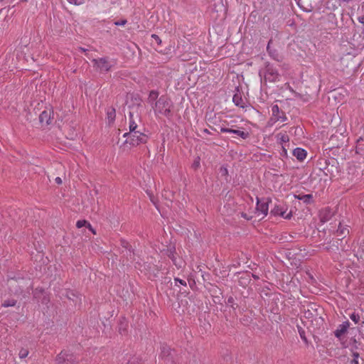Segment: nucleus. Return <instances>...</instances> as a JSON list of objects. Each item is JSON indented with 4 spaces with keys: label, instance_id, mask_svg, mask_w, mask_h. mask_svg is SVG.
Here are the masks:
<instances>
[{
    "label": "nucleus",
    "instance_id": "6",
    "mask_svg": "<svg viewBox=\"0 0 364 364\" xmlns=\"http://www.w3.org/2000/svg\"><path fill=\"white\" fill-rule=\"evenodd\" d=\"M269 200H259L257 199V213L258 215L261 213L262 215V218L266 216L268 213L269 205H268Z\"/></svg>",
    "mask_w": 364,
    "mask_h": 364
},
{
    "label": "nucleus",
    "instance_id": "29",
    "mask_svg": "<svg viewBox=\"0 0 364 364\" xmlns=\"http://www.w3.org/2000/svg\"><path fill=\"white\" fill-rule=\"evenodd\" d=\"M358 21L363 24H364V14L360 17H358Z\"/></svg>",
    "mask_w": 364,
    "mask_h": 364
},
{
    "label": "nucleus",
    "instance_id": "28",
    "mask_svg": "<svg viewBox=\"0 0 364 364\" xmlns=\"http://www.w3.org/2000/svg\"><path fill=\"white\" fill-rule=\"evenodd\" d=\"M323 212L321 213V222L324 223L328 220V218L326 217L323 216Z\"/></svg>",
    "mask_w": 364,
    "mask_h": 364
},
{
    "label": "nucleus",
    "instance_id": "7",
    "mask_svg": "<svg viewBox=\"0 0 364 364\" xmlns=\"http://www.w3.org/2000/svg\"><path fill=\"white\" fill-rule=\"evenodd\" d=\"M53 112L51 109H48L41 112L39 116V120L42 125H48L53 119Z\"/></svg>",
    "mask_w": 364,
    "mask_h": 364
},
{
    "label": "nucleus",
    "instance_id": "19",
    "mask_svg": "<svg viewBox=\"0 0 364 364\" xmlns=\"http://www.w3.org/2000/svg\"><path fill=\"white\" fill-rule=\"evenodd\" d=\"M350 319L354 321L355 323H358L360 321V316L358 314H352L350 316Z\"/></svg>",
    "mask_w": 364,
    "mask_h": 364
},
{
    "label": "nucleus",
    "instance_id": "2",
    "mask_svg": "<svg viewBox=\"0 0 364 364\" xmlns=\"http://www.w3.org/2000/svg\"><path fill=\"white\" fill-rule=\"evenodd\" d=\"M156 114H160L164 116H169L171 113V105L166 97L161 96L155 103L154 107Z\"/></svg>",
    "mask_w": 364,
    "mask_h": 364
},
{
    "label": "nucleus",
    "instance_id": "34",
    "mask_svg": "<svg viewBox=\"0 0 364 364\" xmlns=\"http://www.w3.org/2000/svg\"><path fill=\"white\" fill-rule=\"evenodd\" d=\"M311 197H312V196H311V195H310V194L305 195V196H304V198H311Z\"/></svg>",
    "mask_w": 364,
    "mask_h": 364
},
{
    "label": "nucleus",
    "instance_id": "36",
    "mask_svg": "<svg viewBox=\"0 0 364 364\" xmlns=\"http://www.w3.org/2000/svg\"><path fill=\"white\" fill-rule=\"evenodd\" d=\"M232 298H230V299H228V301H229V302H232Z\"/></svg>",
    "mask_w": 364,
    "mask_h": 364
},
{
    "label": "nucleus",
    "instance_id": "27",
    "mask_svg": "<svg viewBox=\"0 0 364 364\" xmlns=\"http://www.w3.org/2000/svg\"><path fill=\"white\" fill-rule=\"evenodd\" d=\"M107 115L109 118H114V110H112L111 112H107Z\"/></svg>",
    "mask_w": 364,
    "mask_h": 364
},
{
    "label": "nucleus",
    "instance_id": "17",
    "mask_svg": "<svg viewBox=\"0 0 364 364\" xmlns=\"http://www.w3.org/2000/svg\"><path fill=\"white\" fill-rule=\"evenodd\" d=\"M87 223H89L87 220H77V223H76V226L77 228H81L84 226H87Z\"/></svg>",
    "mask_w": 364,
    "mask_h": 364
},
{
    "label": "nucleus",
    "instance_id": "32",
    "mask_svg": "<svg viewBox=\"0 0 364 364\" xmlns=\"http://www.w3.org/2000/svg\"><path fill=\"white\" fill-rule=\"evenodd\" d=\"M172 260H173V263L175 264V265L178 267V268L181 267V263H180V264L176 263V262L174 259H173Z\"/></svg>",
    "mask_w": 364,
    "mask_h": 364
},
{
    "label": "nucleus",
    "instance_id": "16",
    "mask_svg": "<svg viewBox=\"0 0 364 364\" xmlns=\"http://www.w3.org/2000/svg\"><path fill=\"white\" fill-rule=\"evenodd\" d=\"M16 300H8L4 301L2 304V306L4 307H9V306H14L16 305Z\"/></svg>",
    "mask_w": 364,
    "mask_h": 364
},
{
    "label": "nucleus",
    "instance_id": "5",
    "mask_svg": "<svg viewBox=\"0 0 364 364\" xmlns=\"http://www.w3.org/2000/svg\"><path fill=\"white\" fill-rule=\"evenodd\" d=\"M92 62L94 63V65L102 72L108 71L112 66L107 58H105L94 59Z\"/></svg>",
    "mask_w": 364,
    "mask_h": 364
},
{
    "label": "nucleus",
    "instance_id": "1",
    "mask_svg": "<svg viewBox=\"0 0 364 364\" xmlns=\"http://www.w3.org/2000/svg\"><path fill=\"white\" fill-rule=\"evenodd\" d=\"M349 326L350 322L348 321L343 322V323L338 325L334 331V335L338 339L343 348H347L352 346V349L353 348H358V342L355 338L353 336L347 338V335L348 333V329L349 328Z\"/></svg>",
    "mask_w": 364,
    "mask_h": 364
},
{
    "label": "nucleus",
    "instance_id": "14",
    "mask_svg": "<svg viewBox=\"0 0 364 364\" xmlns=\"http://www.w3.org/2000/svg\"><path fill=\"white\" fill-rule=\"evenodd\" d=\"M349 348L352 351L353 357V360H351V364H358L359 353L358 352L354 351V350L356 348H353L352 350V346Z\"/></svg>",
    "mask_w": 364,
    "mask_h": 364
},
{
    "label": "nucleus",
    "instance_id": "18",
    "mask_svg": "<svg viewBox=\"0 0 364 364\" xmlns=\"http://www.w3.org/2000/svg\"><path fill=\"white\" fill-rule=\"evenodd\" d=\"M159 93L156 91L152 90L149 93V99L154 101L158 97Z\"/></svg>",
    "mask_w": 364,
    "mask_h": 364
},
{
    "label": "nucleus",
    "instance_id": "23",
    "mask_svg": "<svg viewBox=\"0 0 364 364\" xmlns=\"http://www.w3.org/2000/svg\"><path fill=\"white\" fill-rule=\"evenodd\" d=\"M175 282H178L180 283L181 284L183 285V286H186V282L183 280V279H178V278H175Z\"/></svg>",
    "mask_w": 364,
    "mask_h": 364
},
{
    "label": "nucleus",
    "instance_id": "37",
    "mask_svg": "<svg viewBox=\"0 0 364 364\" xmlns=\"http://www.w3.org/2000/svg\"><path fill=\"white\" fill-rule=\"evenodd\" d=\"M363 323H364V322H363Z\"/></svg>",
    "mask_w": 364,
    "mask_h": 364
},
{
    "label": "nucleus",
    "instance_id": "20",
    "mask_svg": "<svg viewBox=\"0 0 364 364\" xmlns=\"http://www.w3.org/2000/svg\"><path fill=\"white\" fill-rule=\"evenodd\" d=\"M18 355H19L20 358H26L28 356V351L26 349H21L19 351V354Z\"/></svg>",
    "mask_w": 364,
    "mask_h": 364
},
{
    "label": "nucleus",
    "instance_id": "9",
    "mask_svg": "<svg viewBox=\"0 0 364 364\" xmlns=\"http://www.w3.org/2000/svg\"><path fill=\"white\" fill-rule=\"evenodd\" d=\"M277 141L282 146L289 141V136L287 132L282 131L277 133L275 136Z\"/></svg>",
    "mask_w": 364,
    "mask_h": 364
},
{
    "label": "nucleus",
    "instance_id": "15",
    "mask_svg": "<svg viewBox=\"0 0 364 364\" xmlns=\"http://www.w3.org/2000/svg\"><path fill=\"white\" fill-rule=\"evenodd\" d=\"M233 102L238 107H244V103L240 97L237 95H235L232 98Z\"/></svg>",
    "mask_w": 364,
    "mask_h": 364
},
{
    "label": "nucleus",
    "instance_id": "33",
    "mask_svg": "<svg viewBox=\"0 0 364 364\" xmlns=\"http://www.w3.org/2000/svg\"><path fill=\"white\" fill-rule=\"evenodd\" d=\"M135 362H136V360H135V359H133L132 360H129V363H128V364H134V363H135ZM138 364H139V363H138Z\"/></svg>",
    "mask_w": 364,
    "mask_h": 364
},
{
    "label": "nucleus",
    "instance_id": "4",
    "mask_svg": "<svg viewBox=\"0 0 364 364\" xmlns=\"http://www.w3.org/2000/svg\"><path fill=\"white\" fill-rule=\"evenodd\" d=\"M274 215H279L285 219H290L292 214L291 212H287V208L284 205H277L271 211Z\"/></svg>",
    "mask_w": 364,
    "mask_h": 364
},
{
    "label": "nucleus",
    "instance_id": "11",
    "mask_svg": "<svg viewBox=\"0 0 364 364\" xmlns=\"http://www.w3.org/2000/svg\"><path fill=\"white\" fill-rule=\"evenodd\" d=\"M68 354L65 351L60 352L56 357V362L59 364L63 363L68 358Z\"/></svg>",
    "mask_w": 364,
    "mask_h": 364
},
{
    "label": "nucleus",
    "instance_id": "12",
    "mask_svg": "<svg viewBox=\"0 0 364 364\" xmlns=\"http://www.w3.org/2000/svg\"><path fill=\"white\" fill-rule=\"evenodd\" d=\"M137 127V124L134 121L133 118V114H130L129 115V131L130 132H134V131H136V129Z\"/></svg>",
    "mask_w": 364,
    "mask_h": 364
},
{
    "label": "nucleus",
    "instance_id": "22",
    "mask_svg": "<svg viewBox=\"0 0 364 364\" xmlns=\"http://www.w3.org/2000/svg\"><path fill=\"white\" fill-rule=\"evenodd\" d=\"M126 23H127V21L126 20H121V21H118L114 22V24L116 26H124Z\"/></svg>",
    "mask_w": 364,
    "mask_h": 364
},
{
    "label": "nucleus",
    "instance_id": "3",
    "mask_svg": "<svg viewBox=\"0 0 364 364\" xmlns=\"http://www.w3.org/2000/svg\"><path fill=\"white\" fill-rule=\"evenodd\" d=\"M129 136V140L127 142H129L132 146H136L140 143H145L146 136L141 132L134 131V132L125 133L124 134V136Z\"/></svg>",
    "mask_w": 364,
    "mask_h": 364
},
{
    "label": "nucleus",
    "instance_id": "30",
    "mask_svg": "<svg viewBox=\"0 0 364 364\" xmlns=\"http://www.w3.org/2000/svg\"><path fill=\"white\" fill-rule=\"evenodd\" d=\"M55 181L58 184H61L62 183V179L60 177H56L55 179Z\"/></svg>",
    "mask_w": 364,
    "mask_h": 364
},
{
    "label": "nucleus",
    "instance_id": "35",
    "mask_svg": "<svg viewBox=\"0 0 364 364\" xmlns=\"http://www.w3.org/2000/svg\"><path fill=\"white\" fill-rule=\"evenodd\" d=\"M242 217L247 218V220H250L251 218H247L246 214H242Z\"/></svg>",
    "mask_w": 364,
    "mask_h": 364
},
{
    "label": "nucleus",
    "instance_id": "21",
    "mask_svg": "<svg viewBox=\"0 0 364 364\" xmlns=\"http://www.w3.org/2000/svg\"><path fill=\"white\" fill-rule=\"evenodd\" d=\"M235 131V129H230V128H225V127L220 128V132L222 133H233L234 134Z\"/></svg>",
    "mask_w": 364,
    "mask_h": 364
},
{
    "label": "nucleus",
    "instance_id": "31",
    "mask_svg": "<svg viewBox=\"0 0 364 364\" xmlns=\"http://www.w3.org/2000/svg\"><path fill=\"white\" fill-rule=\"evenodd\" d=\"M15 283H16V281H15L14 279H10V280H9V284L10 286H14Z\"/></svg>",
    "mask_w": 364,
    "mask_h": 364
},
{
    "label": "nucleus",
    "instance_id": "26",
    "mask_svg": "<svg viewBox=\"0 0 364 364\" xmlns=\"http://www.w3.org/2000/svg\"><path fill=\"white\" fill-rule=\"evenodd\" d=\"M87 228L94 234L95 235L96 234V232L95 230V229L92 227V225H90V223H87Z\"/></svg>",
    "mask_w": 364,
    "mask_h": 364
},
{
    "label": "nucleus",
    "instance_id": "10",
    "mask_svg": "<svg viewBox=\"0 0 364 364\" xmlns=\"http://www.w3.org/2000/svg\"><path fill=\"white\" fill-rule=\"evenodd\" d=\"M293 155L300 161H304L306 157V151L301 148H296L293 151Z\"/></svg>",
    "mask_w": 364,
    "mask_h": 364
},
{
    "label": "nucleus",
    "instance_id": "24",
    "mask_svg": "<svg viewBox=\"0 0 364 364\" xmlns=\"http://www.w3.org/2000/svg\"><path fill=\"white\" fill-rule=\"evenodd\" d=\"M193 166L195 168H198L200 166V160L199 159L195 160V161L193 164Z\"/></svg>",
    "mask_w": 364,
    "mask_h": 364
},
{
    "label": "nucleus",
    "instance_id": "25",
    "mask_svg": "<svg viewBox=\"0 0 364 364\" xmlns=\"http://www.w3.org/2000/svg\"><path fill=\"white\" fill-rule=\"evenodd\" d=\"M282 154L284 156H287V149H286L285 145H282Z\"/></svg>",
    "mask_w": 364,
    "mask_h": 364
},
{
    "label": "nucleus",
    "instance_id": "13",
    "mask_svg": "<svg viewBox=\"0 0 364 364\" xmlns=\"http://www.w3.org/2000/svg\"><path fill=\"white\" fill-rule=\"evenodd\" d=\"M234 134H235L239 137H240V138H242L243 139H246L249 136V133L248 132H244V131L240 130V129H235V131L234 132Z\"/></svg>",
    "mask_w": 364,
    "mask_h": 364
},
{
    "label": "nucleus",
    "instance_id": "8",
    "mask_svg": "<svg viewBox=\"0 0 364 364\" xmlns=\"http://www.w3.org/2000/svg\"><path fill=\"white\" fill-rule=\"evenodd\" d=\"M272 113L274 121L281 120L282 122H284L287 119V117L284 116L283 112H282V115H280L279 107L277 105L272 107Z\"/></svg>",
    "mask_w": 364,
    "mask_h": 364
}]
</instances>
